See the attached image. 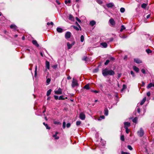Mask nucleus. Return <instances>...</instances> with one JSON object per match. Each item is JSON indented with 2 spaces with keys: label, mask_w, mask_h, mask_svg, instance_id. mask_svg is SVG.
Instances as JSON below:
<instances>
[{
  "label": "nucleus",
  "mask_w": 154,
  "mask_h": 154,
  "mask_svg": "<svg viewBox=\"0 0 154 154\" xmlns=\"http://www.w3.org/2000/svg\"><path fill=\"white\" fill-rule=\"evenodd\" d=\"M146 51L148 54L152 52V51L149 49H147L146 50Z\"/></svg>",
  "instance_id": "2f4dec72"
},
{
  "label": "nucleus",
  "mask_w": 154,
  "mask_h": 154,
  "mask_svg": "<svg viewBox=\"0 0 154 154\" xmlns=\"http://www.w3.org/2000/svg\"><path fill=\"white\" fill-rule=\"evenodd\" d=\"M125 9L123 8H121L120 9V11L122 13H123L125 11Z\"/></svg>",
  "instance_id": "f704fd0d"
},
{
  "label": "nucleus",
  "mask_w": 154,
  "mask_h": 154,
  "mask_svg": "<svg viewBox=\"0 0 154 154\" xmlns=\"http://www.w3.org/2000/svg\"><path fill=\"white\" fill-rule=\"evenodd\" d=\"M71 125V124L69 123H68L66 124V126L67 128H69Z\"/></svg>",
  "instance_id": "864d4df0"
},
{
  "label": "nucleus",
  "mask_w": 154,
  "mask_h": 154,
  "mask_svg": "<svg viewBox=\"0 0 154 154\" xmlns=\"http://www.w3.org/2000/svg\"><path fill=\"white\" fill-rule=\"evenodd\" d=\"M146 97H144L141 101L140 103V105H143L144 102L146 101Z\"/></svg>",
  "instance_id": "6ab92c4d"
},
{
  "label": "nucleus",
  "mask_w": 154,
  "mask_h": 154,
  "mask_svg": "<svg viewBox=\"0 0 154 154\" xmlns=\"http://www.w3.org/2000/svg\"><path fill=\"white\" fill-rule=\"evenodd\" d=\"M147 5V4L145 3L143 4L141 6L142 8H145Z\"/></svg>",
  "instance_id": "bb28decb"
},
{
  "label": "nucleus",
  "mask_w": 154,
  "mask_h": 154,
  "mask_svg": "<svg viewBox=\"0 0 154 154\" xmlns=\"http://www.w3.org/2000/svg\"><path fill=\"white\" fill-rule=\"evenodd\" d=\"M76 19L77 20L79 23H81V20L79 19L78 17H76Z\"/></svg>",
  "instance_id": "6e6d98bb"
},
{
  "label": "nucleus",
  "mask_w": 154,
  "mask_h": 154,
  "mask_svg": "<svg viewBox=\"0 0 154 154\" xmlns=\"http://www.w3.org/2000/svg\"><path fill=\"white\" fill-rule=\"evenodd\" d=\"M65 99V98L63 97L62 96H60L59 97V100H64Z\"/></svg>",
  "instance_id": "ea45409f"
},
{
  "label": "nucleus",
  "mask_w": 154,
  "mask_h": 154,
  "mask_svg": "<svg viewBox=\"0 0 154 154\" xmlns=\"http://www.w3.org/2000/svg\"><path fill=\"white\" fill-rule=\"evenodd\" d=\"M57 64L54 65L52 66V67L56 69L57 67Z\"/></svg>",
  "instance_id": "603ef678"
},
{
  "label": "nucleus",
  "mask_w": 154,
  "mask_h": 154,
  "mask_svg": "<svg viewBox=\"0 0 154 154\" xmlns=\"http://www.w3.org/2000/svg\"><path fill=\"white\" fill-rule=\"evenodd\" d=\"M130 73L131 75H132L133 77H134L135 76V74L132 71H131Z\"/></svg>",
  "instance_id": "c9c22d12"
},
{
  "label": "nucleus",
  "mask_w": 154,
  "mask_h": 154,
  "mask_svg": "<svg viewBox=\"0 0 154 154\" xmlns=\"http://www.w3.org/2000/svg\"><path fill=\"white\" fill-rule=\"evenodd\" d=\"M141 71L144 74H145L146 73L145 70L144 69H142L141 70Z\"/></svg>",
  "instance_id": "37998d69"
},
{
  "label": "nucleus",
  "mask_w": 154,
  "mask_h": 154,
  "mask_svg": "<svg viewBox=\"0 0 154 154\" xmlns=\"http://www.w3.org/2000/svg\"><path fill=\"white\" fill-rule=\"evenodd\" d=\"M58 134L57 132H56V134L53 135V137H54L55 139H58L59 138V137L58 136H57V134Z\"/></svg>",
  "instance_id": "4be33fe9"
},
{
  "label": "nucleus",
  "mask_w": 154,
  "mask_h": 154,
  "mask_svg": "<svg viewBox=\"0 0 154 154\" xmlns=\"http://www.w3.org/2000/svg\"><path fill=\"white\" fill-rule=\"evenodd\" d=\"M109 59L110 60L113 61L115 60V58L113 57H111L109 58Z\"/></svg>",
  "instance_id": "bf43d9fd"
},
{
  "label": "nucleus",
  "mask_w": 154,
  "mask_h": 154,
  "mask_svg": "<svg viewBox=\"0 0 154 154\" xmlns=\"http://www.w3.org/2000/svg\"><path fill=\"white\" fill-rule=\"evenodd\" d=\"M46 69H50V63L48 61H46L45 62Z\"/></svg>",
  "instance_id": "9d476101"
},
{
  "label": "nucleus",
  "mask_w": 154,
  "mask_h": 154,
  "mask_svg": "<svg viewBox=\"0 0 154 154\" xmlns=\"http://www.w3.org/2000/svg\"><path fill=\"white\" fill-rule=\"evenodd\" d=\"M32 44L37 47L39 46V45L38 44L37 41L35 40H33L32 41Z\"/></svg>",
  "instance_id": "ddd939ff"
},
{
  "label": "nucleus",
  "mask_w": 154,
  "mask_h": 154,
  "mask_svg": "<svg viewBox=\"0 0 154 154\" xmlns=\"http://www.w3.org/2000/svg\"><path fill=\"white\" fill-rule=\"evenodd\" d=\"M125 129L126 132L127 134H128L130 130L128 128H125Z\"/></svg>",
  "instance_id": "79ce46f5"
},
{
  "label": "nucleus",
  "mask_w": 154,
  "mask_h": 154,
  "mask_svg": "<svg viewBox=\"0 0 154 154\" xmlns=\"http://www.w3.org/2000/svg\"><path fill=\"white\" fill-rule=\"evenodd\" d=\"M121 76V74H118V78H119Z\"/></svg>",
  "instance_id": "338daca9"
},
{
  "label": "nucleus",
  "mask_w": 154,
  "mask_h": 154,
  "mask_svg": "<svg viewBox=\"0 0 154 154\" xmlns=\"http://www.w3.org/2000/svg\"><path fill=\"white\" fill-rule=\"evenodd\" d=\"M54 123L55 125H60L61 124V123L60 122L57 121H54Z\"/></svg>",
  "instance_id": "e433bc0d"
},
{
  "label": "nucleus",
  "mask_w": 154,
  "mask_h": 154,
  "mask_svg": "<svg viewBox=\"0 0 154 154\" xmlns=\"http://www.w3.org/2000/svg\"><path fill=\"white\" fill-rule=\"evenodd\" d=\"M71 33L69 32H67L65 35V37L66 39H68L70 37Z\"/></svg>",
  "instance_id": "0eeeda50"
},
{
  "label": "nucleus",
  "mask_w": 154,
  "mask_h": 154,
  "mask_svg": "<svg viewBox=\"0 0 154 154\" xmlns=\"http://www.w3.org/2000/svg\"><path fill=\"white\" fill-rule=\"evenodd\" d=\"M139 105V104H138L135 110L136 111H137L138 113H139L140 112V108L138 107Z\"/></svg>",
  "instance_id": "aec40b11"
},
{
  "label": "nucleus",
  "mask_w": 154,
  "mask_h": 154,
  "mask_svg": "<svg viewBox=\"0 0 154 154\" xmlns=\"http://www.w3.org/2000/svg\"><path fill=\"white\" fill-rule=\"evenodd\" d=\"M104 114L106 116H107L108 115V110L107 109V108H105L104 109Z\"/></svg>",
  "instance_id": "dca6fc26"
},
{
  "label": "nucleus",
  "mask_w": 154,
  "mask_h": 154,
  "mask_svg": "<svg viewBox=\"0 0 154 154\" xmlns=\"http://www.w3.org/2000/svg\"><path fill=\"white\" fill-rule=\"evenodd\" d=\"M56 2L59 5H60V2H59V1H58V0H56Z\"/></svg>",
  "instance_id": "680f3d73"
},
{
  "label": "nucleus",
  "mask_w": 154,
  "mask_h": 154,
  "mask_svg": "<svg viewBox=\"0 0 154 154\" xmlns=\"http://www.w3.org/2000/svg\"><path fill=\"white\" fill-rule=\"evenodd\" d=\"M81 41L82 42H83L84 41V36L83 35H82L80 38Z\"/></svg>",
  "instance_id": "72a5a7b5"
},
{
  "label": "nucleus",
  "mask_w": 154,
  "mask_h": 154,
  "mask_svg": "<svg viewBox=\"0 0 154 154\" xmlns=\"http://www.w3.org/2000/svg\"><path fill=\"white\" fill-rule=\"evenodd\" d=\"M87 59H88V58L86 57H84L82 59L83 60H85V61H87Z\"/></svg>",
  "instance_id": "8fccbe9b"
},
{
  "label": "nucleus",
  "mask_w": 154,
  "mask_h": 154,
  "mask_svg": "<svg viewBox=\"0 0 154 154\" xmlns=\"http://www.w3.org/2000/svg\"><path fill=\"white\" fill-rule=\"evenodd\" d=\"M51 81V79L50 78H48L46 80V84L47 85H49Z\"/></svg>",
  "instance_id": "393cba45"
},
{
  "label": "nucleus",
  "mask_w": 154,
  "mask_h": 154,
  "mask_svg": "<svg viewBox=\"0 0 154 154\" xmlns=\"http://www.w3.org/2000/svg\"><path fill=\"white\" fill-rule=\"evenodd\" d=\"M150 14H148V15L146 16V18H147V19H148V18H149L150 17Z\"/></svg>",
  "instance_id": "69168bd1"
},
{
  "label": "nucleus",
  "mask_w": 154,
  "mask_h": 154,
  "mask_svg": "<svg viewBox=\"0 0 154 154\" xmlns=\"http://www.w3.org/2000/svg\"><path fill=\"white\" fill-rule=\"evenodd\" d=\"M78 84L77 83V81L74 78L73 79V81L72 84V88H74L75 86H78Z\"/></svg>",
  "instance_id": "7ed1b4c3"
},
{
  "label": "nucleus",
  "mask_w": 154,
  "mask_h": 154,
  "mask_svg": "<svg viewBox=\"0 0 154 154\" xmlns=\"http://www.w3.org/2000/svg\"><path fill=\"white\" fill-rule=\"evenodd\" d=\"M102 73L103 75L105 77L108 75H113L115 74L114 72L112 70H109L107 68L102 70Z\"/></svg>",
  "instance_id": "f257e3e1"
},
{
  "label": "nucleus",
  "mask_w": 154,
  "mask_h": 154,
  "mask_svg": "<svg viewBox=\"0 0 154 154\" xmlns=\"http://www.w3.org/2000/svg\"><path fill=\"white\" fill-rule=\"evenodd\" d=\"M57 31L59 32H62L63 31V29L60 27H57Z\"/></svg>",
  "instance_id": "5701e85b"
},
{
  "label": "nucleus",
  "mask_w": 154,
  "mask_h": 154,
  "mask_svg": "<svg viewBox=\"0 0 154 154\" xmlns=\"http://www.w3.org/2000/svg\"><path fill=\"white\" fill-rule=\"evenodd\" d=\"M125 29V27L124 26V25H122L121 26V28L120 30L121 32H122L123 30Z\"/></svg>",
  "instance_id": "473e14b6"
},
{
  "label": "nucleus",
  "mask_w": 154,
  "mask_h": 154,
  "mask_svg": "<svg viewBox=\"0 0 154 154\" xmlns=\"http://www.w3.org/2000/svg\"><path fill=\"white\" fill-rule=\"evenodd\" d=\"M152 87H154V83H150L148 85L147 88L148 89H149Z\"/></svg>",
  "instance_id": "4468645a"
},
{
  "label": "nucleus",
  "mask_w": 154,
  "mask_h": 154,
  "mask_svg": "<svg viewBox=\"0 0 154 154\" xmlns=\"http://www.w3.org/2000/svg\"><path fill=\"white\" fill-rule=\"evenodd\" d=\"M101 45L104 48H106L107 46V43L106 42H103L101 43Z\"/></svg>",
  "instance_id": "412c9836"
},
{
  "label": "nucleus",
  "mask_w": 154,
  "mask_h": 154,
  "mask_svg": "<svg viewBox=\"0 0 154 154\" xmlns=\"http://www.w3.org/2000/svg\"><path fill=\"white\" fill-rule=\"evenodd\" d=\"M69 19L72 21H73L74 20V18L71 14H70L69 15Z\"/></svg>",
  "instance_id": "b1692460"
},
{
  "label": "nucleus",
  "mask_w": 154,
  "mask_h": 154,
  "mask_svg": "<svg viewBox=\"0 0 154 154\" xmlns=\"http://www.w3.org/2000/svg\"><path fill=\"white\" fill-rule=\"evenodd\" d=\"M10 27L11 29H17V27L14 24H12L10 26Z\"/></svg>",
  "instance_id": "f3484780"
},
{
  "label": "nucleus",
  "mask_w": 154,
  "mask_h": 154,
  "mask_svg": "<svg viewBox=\"0 0 154 154\" xmlns=\"http://www.w3.org/2000/svg\"><path fill=\"white\" fill-rule=\"evenodd\" d=\"M91 91L95 93H97L99 92V91H97L96 90H92Z\"/></svg>",
  "instance_id": "5fc2aeb1"
},
{
  "label": "nucleus",
  "mask_w": 154,
  "mask_h": 154,
  "mask_svg": "<svg viewBox=\"0 0 154 154\" xmlns=\"http://www.w3.org/2000/svg\"><path fill=\"white\" fill-rule=\"evenodd\" d=\"M137 134L140 137H142L143 136L144 132L142 128H140V130L138 131Z\"/></svg>",
  "instance_id": "f03ea898"
},
{
  "label": "nucleus",
  "mask_w": 154,
  "mask_h": 154,
  "mask_svg": "<svg viewBox=\"0 0 154 154\" xmlns=\"http://www.w3.org/2000/svg\"><path fill=\"white\" fill-rule=\"evenodd\" d=\"M121 154H130V153L128 152L122 151Z\"/></svg>",
  "instance_id": "3c124183"
},
{
  "label": "nucleus",
  "mask_w": 154,
  "mask_h": 154,
  "mask_svg": "<svg viewBox=\"0 0 154 154\" xmlns=\"http://www.w3.org/2000/svg\"><path fill=\"white\" fill-rule=\"evenodd\" d=\"M124 128H128L130 125V123L128 122H125L124 123Z\"/></svg>",
  "instance_id": "1a4fd4ad"
},
{
  "label": "nucleus",
  "mask_w": 154,
  "mask_h": 154,
  "mask_svg": "<svg viewBox=\"0 0 154 154\" xmlns=\"http://www.w3.org/2000/svg\"><path fill=\"white\" fill-rule=\"evenodd\" d=\"M71 2V1L70 0H66L65 1V3L66 4H67L68 3H70Z\"/></svg>",
  "instance_id": "a18cd8bd"
},
{
  "label": "nucleus",
  "mask_w": 154,
  "mask_h": 154,
  "mask_svg": "<svg viewBox=\"0 0 154 154\" xmlns=\"http://www.w3.org/2000/svg\"><path fill=\"white\" fill-rule=\"evenodd\" d=\"M98 2L100 4H102V1L100 0H98Z\"/></svg>",
  "instance_id": "e2e57ef3"
},
{
  "label": "nucleus",
  "mask_w": 154,
  "mask_h": 154,
  "mask_svg": "<svg viewBox=\"0 0 154 154\" xmlns=\"http://www.w3.org/2000/svg\"><path fill=\"white\" fill-rule=\"evenodd\" d=\"M75 42H73L72 43L70 44L69 42H68L67 43L66 45L67 46V48L68 49H71L72 47V46L75 44Z\"/></svg>",
  "instance_id": "20e7f679"
},
{
  "label": "nucleus",
  "mask_w": 154,
  "mask_h": 154,
  "mask_svg": "<svg viewBox=\"0 0 154 154\" xmlns=\"http://www.w3.org/2000/svg\"><path fill=\"white\" fill-rule=\"evenodd\" d=\"M100 118L102 119H105V116L103 115L100 116Z\"/></svg>",
  "instance_id": "052dcab7"
},
{
  "label": "nucleus",
  "mask_w": 154,
  "mask_h": 154,
  "mask_svg": "<svg viewBox=\"0 0 154 154\" xmlns=\"http://www.w3.org/2000/svg\"><path fill=\"white\" fill-rule=\"evenodd\" d=\"M79 118L81 120H84L85 118V115L83 112H82L79 114Z\"/></svg>",
  "instance_id": "39448f33"
},
{
  "label": "nucleus",
  "mask_w": 154,
  "mask_h": 154,
  "mask_svg": "<svg viewBox=\"0 0 154 154\" xmlns=\"http://www.w3.org/2000/svg\"><path fill=\"white\" fill-rule=\"evenodd\" d=\"M146 95L148 97L150 96L151 95L150 92H148L147 93Z\"/></svg>",
  "instance_id": "4d7b16f0"
},
{
  "label": "nucleus",
  "mask_w": 154,
  "mask_h": 154,
  "mask_svg": "<svg viewBox=\"0 0 154 154\" xmlns=\"http://www.w3.org/2000/svg\"><path fill=\"white\" fill-rule=\"evenodd\" d=\"M84 88L87 90L89 89L90 88L89 85L87 84L85 85L84 87Z\"/></svg>",
  "instance_id": "7c9ffc66"
},
{
  "label": "nucleus",
  "mask_w": 154,
  "mask_h": 154,
  "mask_svg": "<svg viewBox=\"0 0 154 154\" xmlns=\"http://www.w3.org/2000/svg\"><path fill=\"white\" fill-rule=\"evenodd\" d=\"M126 86L125 85H123L122 88L121 89V91L122 92L125 89H126Z\"/></svg>",
  "instance_id": "c85d7f7f"
},
{
  "label": "nucleus",
  "mask_w": 154,
  "mask_h": 154,
  "mask_svg": "<svg viewBox=\"0 0 154 154\" xmlns=\"http://www.w3.org/2000/svg\"><path fill=\"white\" fill-rule=\"evenodd\" d=\"M71 78L70 77V76H68L67 77V79L68 80H69L71 79Z\"/></svg>",
  "instance_id": "0e129e2a"
},
{
  "label": "nucleus",
  "mask_w": 154,
  "mask_h": 154,
  "mask_svg": "<svg viewBox=\"0 0 154 154\" xmlns=\"http://www.w3.org/2000/svg\"><path fill=\"white\" fill-rule=\"evenodd\" d=\"M76 23L77 24L78 26H79L80 28H81L80 26L77 22H76Z\"/></svg>",
  "instance_id": "774afa93"
},
{
  "label": "nucleus",
  "mask_w": 154,
  "mask_h": 154,
  "mask_svg": "<svg viewBox=\"0 0 154 154\" xmlns=\"http://www.w3.org/2000/svg\"><path fill=\"white\" fill-rule=\"evenodd\" d=\"M62 90L60 88H59L58 90L57 91H54V93L56 94H62Z\"/></svg>",
  "instance_id": "423d86ee"
},
{
  "label": "nucleus",
  "mask_w": 154,
  "mask_h": 154,
  "mask_svg": "<svg viewBox=\"0 0 154 154\" xmlns=\"http://www.w3.org/2000/svg\"><path fill=\"white\" fill-rule=\"evenodd\" d=\"M127 148H128V149L131 150H132L133 149L131 145H128L127 146Z\"/></svg>",
  "instance_id": "58836bf2"
},
{
  "label": "nucleus",
  "mask_w": 154,
  "mask_h": 154,
  "mask_svg": "<svg viewBox=\"0 0 154 154\" xmlns=\"http://www.w3.org/2000/svg\"><path fill=\"white\" fill-rule=\"evenodd\" d=\"M106 5L108 8H111L114 6V4L112 3H109L106 4Z\"/></svg>",
  "instance_id": "f8f14e48"
},
{
  "label": "nucleus",
  "mask_w": 154,
  "mask_h": 154,
  "mask_svg": "<svg viewBox=\"0 0 154 154\" xmlns=\"http://www.w3.org/2000/svg\"><path fill=\"white\" fill-rule=\"evenodd\" d=\"M133 69L137 72H139V69L135 66H133Z\"/></svg>",
  "instance_id": "2eb2a0df"
},
{
  "label": "nucleus",
  "mask_w": 154,
  "mask_h": 154,
  "mask_svg": "<svg viewBox=\"0 0 154 154\" xmlns=\"http://www.w3.org/2000/svg\"><path fill=\"white\" fill-rule=\"evenodd\" d=\"M54 98L55 100H57V99H59V97H58V96H56V95H54Z\"/></svg>",
  "instance_id": "13d9d810"
},
{
  "label": "nucleus",
  "mask_w": 154,
  "mask_h": 154,
  "mask_svg": "<svg viewBox=\"0 0 154 154\" xmlns=\"http://www.w3.org/2000/svg\"><path fill=\"white\" fill-rule=\"evenodd\" d=\"M132 121L134 123H136L137 121V118L136 117H135L133 119Z\"/></svg>",
  "instance_id": "4c0bfd02"
},
{
  "label": "nucleus",
  "mask_w": 154,
  "mask_h": 154,
  "mask_svg": "<svg viewBox=\"0 0 154 154\" xmlns=\"http://www.w3.org/2000/svg\"><path fill=\"white\" fill-rule=\"evenodd\" d=\"M121 140L122 141H124L125 139H124V135H122L121 136Z\"/></svg>",
  "instance_id": "c03bdc74"
},
{
  "label": "nucleus",
  "mask_w": 154,
  "mask_h": 154,
  "mask_svg": "<svg viewBox=\"0 0 154 154\" xmlns=\"http://www.w3.org/2000/svg\"><path fill=\"white\" fill-rule=\"evenodd\" d=\"M81 123V122L80 121H77L76 122V125L77 126L79 125Z\"/></svg>",
  "instance_id": "a19ab883"
},
{
  "label": "nucleus",
  "mask_w": 154,
  "mask_h": 154,
  "mask_svg": "<svg viewBox=\"0 0 154 154\" xmlns=\"http://www.w3.org/2000/svg\"><path fill=\"white\" fill-rule=\"evenodd\" d=\"M96 22L94 20H92L90 22V25L91 26H93L96 24Z\"/></svg>",
  "instance_id": "a211bd4d"
},
{
  "label": "nucleus",
  "mask_w": 154,
  "mask_h": 154,
  "mask_svg": "<svg viewBox=\"0 0 154 154\" xmlns=\"http://www.w3.org/2000/svg\"><path fill=\"white\" fill-rule=\"evenodd\" d=\"M43 124L45 126L47 129H50V127H49L47 124H45V122L43 123Z\"/></svg>",
  "instance_id": "a878e982"
},
{
  "label": "nucleus",
  "mask_w": 154,
  "mask_h": 154,
  "mask_svg": "<svg viewBox=\"0 0 154 154\" xmlns=\"http://www.w3.org/2000/svg\"><path fill=\"white\" fill-rule=\"evenodd\" d=\"M109 62V60H107L104 63L105 65H107Z\"/></svg>",
  "instance_id": "de8ad7c7"
},
{
  "label": "nucleus",
  "mask_w": 154,
  "mask_h": 154,
  "mask_svg": "<svg viewBox=\"0 0 154 154\" xmlns=\"http://www.w3.org/2000/svg\"><path fill=\"white\" fill-rule=\"evenodd\" d=\"M37 66L36 65L35 67V76L36 77L37 76Z\"/></svg>",
  "instance_id": "c756f323"
},
{
  "label": "nucleus",
  "mask_w": 154,
  "mask_h": 154,
  "mask_svg": "<svg viewBox=\"0 0 154 154\" xmlns=\"http://www.w3.org/2000/svg\"><path fill=\"white\" fill-rule=\"evenodd\" d=\"M134 61L137 63H142V61L140 59L137 58H135L134 59Z\"/></svg>",
  "instance_id": "6e6552de"
},
{
  "label": "nucleus",
  "mask_w": 154,
  "mask_h": 154,
  "mask_svg": "<svg viewBox=\"0 0 154 154\" xmlns=\"http://www.w3.org/2000/svg\"><path fill=\"white\" fill-rule=\"evenodd\" d=\"M66 122H63V128H65L66 127Z\"/></svg>",
  "instance_id": "49530a36"
},
{
  "label": "nucleus",
  "mask_w": 154,
  "mask_h": 154,
  "mask_svg": "<svg viewBox=\"0 0 154 154\" xmlns=\"http://www.w3.org/2000/svg\"><path fill=\"white\" fill-rule=\"evenodd\" d=\"M73 27L74 29H75L77 31L79 30V28L77 26H73Z\"/></svg>",
  "instance_id": "09e8293b"
},
{
  "label": "nucleus",
  "mask_w": 154,
  "mask_h": 154,
  "mask_svg": "<svg viewBox=\"0 0 154 154\" xmlns=\"http://www.w3.org/2000/svg\"><path fill=\"white\" fill-rule=\"evenodd\" d=\"M52 90L51 89H49L47 92V95L49 96L51 94Z\"/></svg>",
  "instance_id": "cd10ccee"
},
{
  "label": "nucleus",
  "mask_w": 154,
  "mask_h": 154,
  "mask_svg": "<svg viewBox=\"0 0 154 154\" xmlns=\"http://www.w3.org/2000/svg\"><path fill=\"white\" fill-rule=\"evenodd\" d=\"M110 23L112 25L114 26L115 24V23L114 20L112 19H110L109 20Z\"/></svg>",
  "instance_id": "9b49d317"
}]
</instances>
